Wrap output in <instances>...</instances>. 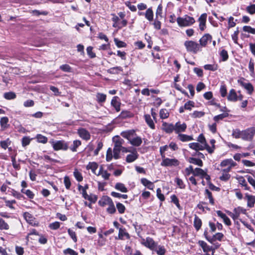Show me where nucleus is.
<instances>
[{
	"label": "nucleus",
	"instance_id": "f257e3e1",
	"mask_svg": "<svg viewBox=\"0 0 255 255\" xmlns=\"http://www.w3.org/2000/svg\"><path fill=\"white\" fill-rule=\"evenodd\" d=\"M121 135L123 137L127 139L133 146H139L142 143L141 138L137 136L135 130L133 129L122 131Z\"/></svg>",
	"mask_w": 255,
	"mask_h": 255
},
{
	"label": "nucleus",
	"instance_id": "f03ea898",
	"mask_svg": "<svg viewBox=\"0 0 255 255\" xmlns=\"http://www.w3.org/2000/svg\"><path fill=\"white\" fill-rule=\"evenodd\" d=\"M114 147L113 148V156L116 159L120 158V153L123 147L122 144L124 142V140L119 136H115L113 138Z\"/></svg>",
	"mask_w": 255,
	"mask_h": 255
},
{
	"label": "nucleus",
	"instance_id": "7ed1b4c3",
	"mask_svg": "<svg viewBox=\"0 0 255 255\" xmlns=\"http://www.w3.org/2000/svg\"><path fill=\"white\" fill-rule=\"evenodd\" d=\"M187 52H191L193 54H196L198 52L202 50L200 49V45L199 44L192 40H187L184 44Z\"/></svg>",
	"mask_w": 255,
	"mask_h": 255
},
{
	"label": "nucleus",
	"instance_id": "20e7f679",
	"mask_svg": "<svg viewBox=\"0 0 255 255\" xmlns=\"http://www.w3.org/2000/svg\"><path fill=\"white\" fill-rule=\"evenodd\" d=\"M176 21L179 26L181 27L190 26L195 22L193 17L187 15H185L184 17H178Z\"/></svg>",
	"mask_w": 255,
	"mask_h": 255
},
{
	"label": "nucleus",
	"instance_id": "39448f33",
	"mask_svg": "<svg viewBox=\"0 0 255 255\" xmlns=\"http://www.w3.org/2000/svg\"><path fill=\"white\" fill-rule=\"evenodd\" d=\"M51 143L55 150H66L69 147L68 143L64 140L52 141Z\"/></svg>",
	"mask_w": 255,
	"mask_h": 255
},
{
	"label": "nucleus",
	"instance_id": "423d86ee",
	"mask_svg": "<svg viewBox=\"0 0 255 255\" xmlns=\"http://www.w3.org/2000/svg\"><path fill=\"white\" fill-rule=\"evenodd\" d=\"M242 138L246 140H251L254 137L255 133L254 128H248L246 130L242 131Z\"/></svg>",
	"mask_w": 255,
	"mask_h": 255
},
{
	"label": "nucleus",
	"instance_id": "0eeeda50",
	"mask_svg": "<svg viewBox=\"0 0 255 255\" xmlns=\"http://www.w3.org/2000/svg\"><path fill=\"white\" fill-rule=\"evenodd\" d=\"M162 161L161 163V165L162 166H176L179 164V161L175 158L170 159L165 157L164 158H162Z\"/></svg>",
	"mask_w": 255,
	"mask_h": 255
},
{
	"label": "nucleus",
	"instance_id": "6e6552de",
	"mask_svg": "<svg viewBox=\"0 0 255 255\" xmlns=\"http://www.w3.org/2000/svg\"><path fill=\"white\" fill-rule=\"evenodd\" d=\"M245 81L246 80L245 78H242L238 80V83L247 90L248 93L251 95L254 91V87L251 83L249 82H246Z\"/></svg>",
	"mask_w": 255,
	"mask_h": 255
},
{
	"label": "nucleus",
	"instance_id": "1a4fd4ad",
	"mask_svg": "<svg viewBox=\"0 0 255 255\" xmlns=\"http://www.w3.org/2000/svg\"><path fill=\"white\" fill-rule=\"evenodd\" d=\"M89 188L88 185L86 184L83 186V192H82L83 197L86 200H88L92 202L95 203L97 201V197L96 196L87 195L86 190Z\"/></svg>",
	"mask_w": 255,
	"mask_h": 255
},
{
	"label": "nucleus",
	"instance_id": "9d476101",
	"mask_svg": "<svg viewBox=\"0 0 255 255\" xmlns=\"http://www.w3.org/2000/svg\"><path fill=\"white\" fill-rule=\"evenodd\" d=\"M212 39V37L210 34L208 33L204 34L199 40V45H200V49H202V47H206L208 41L211 42Z\"/></svg>",
	"mask_w": 255,
	"mask_h": 255
},
{
	"label": "nucleus",
	"instance_id": "9b49d317",
	"mask_svg": "<svg viewBox=\"0 0 255 255\" xmlns=\"http://www.w3.org/2000/svg\"><path fill=\"white\" fill-rule=\"evenodd\" d=\"M78 133L80 137L88 140L90 139L91 135L89 132L84 128H80L78 129Z\"/></svg>",
	"mask_w": 255,
	"mask_h": 255
},
{
	"label": "nucleus",
	"instance_id": "f8f14e48",
	"mask_svg": "<svg viewBox=\"0 0 255 255\" xmlns=\"http://www.w3.org/2000/svg\"><path fill=\"white\" fill-rule=\"evenodd\" d=\"M197 140L200 142L201 144L205 145V146L206 147V150L209 153H212L213 152V149L211 148V147L207 143L206 139L203 134H200L199 135Z\"/></svg>",
	"mask_w": 255,
	"mask_h": 255
},
{
	"label": "nucleus",
	"instance_id": "ddd939ff",
	"mask_svg": "<svg viewBox=\"0 0 255 255\" xmlns=\"http://www.w3.org/2000/svg\"><path fill=\"white\" fill-rule=\"evenodd\" d=\"M143 245L151 250H154L157 247V245L155 242L150 237H147L146 238L145 242L143 243Z\"/></svg>",
	"mask_w": 255,
	"mask_h": 255
},
{
	"label": "nucleus",
	"instance_id": "4468645a",
	"mask_svg": "<svg viewBox=\"0 0 255 255\" xmlns=\"http://www.w3.org/2000/svg\"><path fill=\"white\" fill-rule=\"evenodd\" d=\"M174 128L175 133L179 134L180 132L185 131L187 126L185 123L181 124L180 122H178L174 125Z\"/></svg>",
	"mask_w": 255,
	"mask_h": 255
},
{
	"label": "nucleus",
	"instance_id": "2eb2a0df",
	"mask_svg": "<svg viewBox=\"0 0 255 255\" xmlns=\"http://www.w3.org/2000/svg\"><path fill=\"white\" fill-rule=\"evenodd\" d=\"M121 102L120 99L118 96H115L111 101V105L115 108L117 112H119L121 110Z\"/></svg>",
	"mask_w": 255,
	"mask_h": 255
},
{
	"label": "nucleus",
	"instance_id": "dca6fc26",
	"mask_svg": "<svg viewBox=\"0 0 255 255\" xmlns=\"http://www.w3.org/2000/svg\"><path fill=\"white\" fill-rule=\"evenodd\" d=\"M207 15L206 13H203L199 17L198 20L200 22L199 28L201 31H203L206 27V22Z\"/></svg>",
	"mask_w": 255,
	"mask_h": 255
},
{
	"label": "nucleus",
	"instance_id": "f3484780",
	"mask_svg": "<svg viewBox=\"0 0 255 255\" xmlns=\"http://www.w3.org/2000/svg\"><path fill=\"white\" fill-rule=\"evenodd\" d=\"M245 198L247 200V206L249 208L253 207L255 203V196L246 193Z\"/></svg>",
	"mask_w": 255,
	"mask_h": 255
},
{
	"label": "nucleus",
	"instance_id": "a211bd4d",
	"mask_svg": "<svg viewBox=\"0 0 255 255\" xmlns=\"http://www.w3.org/2000/svg\"><path fill=\"white\" fill-rule=\"evenodd\" d=\"M189 146L192 149L196 151L203 150L204 149H206V147L205 145L200 144L198 142H192L189 144Z\"/></svg>",
	"mask_w": 255,
	"mask_h": 255
},
{
	"label": "nucleus",
	"instance_id": "6ab92c4d",
	"mask_svg": "<svg viewBox=\"0 0 255 255\" xmlns=\"http://www.w3.org/2000/svg\"><path fill=\"white\" fill-rule=\"evenodd\" d=\"M163 127V129L168 133H170L174 131V125L172 124H168L165 122L162 124Z\"/></svg>",
	"mask_w": 255,
	"mask_h": 255
},
{
	"label": "nucleus",
	"instance_id": "aec40b11",
	"mask_svg": "<svg viewBox=\"0 0 255 255\" xmlns=\"http://www.w3.org/2000/svg\"><path fill=\"white\" fill-rule=\"evenodd\" d=\"M112 199L108 196H103L99 201V204L102 207H105L108 205L112 201Z\"/></svg>",
	"mask_w": 255,
	"mask_h": 255
},
{
	"label": "nucleus",
	"instance_id": "412c9836",
	"mask_svg": "<svg viewBox=\"0 0 255 255\" xmlns=\"http://www.w3.org/2000/svg\"><path fill=\"white\" fill-rule=\"evenodd\" d=\"M138 157V154L136 151L132 152L131 154H128L126 157V161L130 163L135 161Z\"/></svg>",
	"mask_w": 255,
	"mask_h": 255
},
{
	"label": "nucleus",
	"instance_id": "4be33fe9",
	"mask_svg": "<svg viewBox=\"0 0 255 255\" xmlns=\"http://www.w3.org/2000/svg\"><path fill=\"white\" fill-rule=\"evenodd\" d=\"M8 118L6 117H2L0 119V125L1 126V130H3L9 127V125L8 124Z\"/></svg>",
	"mask_w": 255,
	"mask_h": 255
},
{
	"label": "nucleus",
	"instance_id": "5701e85b",
	"mask_svg": "<svg viewBox=\"0 0 255 255\" xmlns=\"http://www.w3.org/2000/svg\"><path fill=\"white\" fill-rule=\"evenodd\" d=\"M228 165H230L229 167H233L236 166L237 163L230 158L223 160L220 164V166L222 167L226 166Z\"/></svg>",
	"mask_w": 255,
	"mask_h": 255
},
{
	"label": "nucleus",
	"instance_id": "b1692460",
	"mask_svg": "<svg viewBox=\"0 0 255 255\" xmlns=\"http://www.w3.org/2000/svg\"><path fill=\"white\" fill-rule=\"evenodd\" d=\"M124 237H126L128 239L130 238V236L129 234L126 232V229L120 228H119L118 239L120 240H123Z\"/></svg>",
	"mask_w": 255,
	"mask_h": 255
},
{
	"label": "nucleus",
	"instance_id": "393cba45",
	"mask_svg": "<svg viewBox=\"0 0 255 255\" xmlns=\"http://www.w3.org/2000/svg\"><path fill=\"white\" fill-rule=\"evenodd\" d=\"M123 69L121 66H116L111 68L107 70V72L111 74H119L121 72H123Z\"/></svg>",
	"mask_w": 255,
	"mask_h": 255
},
{
	"label": "nucleus",
	"instance_id": "a878e982",
	"mask_svg": "<svg viewBox=\"0 0 255 255\" xmlns=\"http://www.w3.org/2000/svg\"><path fill=\"white\" fill-rule=\"evenodd\" d=\"M141 183L148 189L153 190L154 187V184L146 178H143L141 179Z\"/></svg>",
	"mask_w": 255,
	"mask_h": 255
},
{
	"label": "nucleus",
	"instance_id": "bb28decb",
	"mask_svg": "<svg viewBox=\"0 0 255 255\" xmlns=\"http://www.w3.org/2000/svg\"><path fill=\"white\" fill-rule=\"evenodd\" d=\"M227 98L228 100L230 101L235 102L238 100V96L234 89H231L230 91Z\"/></svg>",
	"mask_w": 255,
	"mask_h": 255
},
{
	"label": "nucleus",
	"instance_id": "cd10ccee",
	"mask_svg": "<svg viewBox=\"0 0 255 255\" xmlns=\"http://www.w3.org/2000/svg\"><path fill=\"white\" fill-rule=\"evenodd\" d=\"M188 161L190 163L198 165L200 167L203 166V165L202 161L198 158L194 157H189L188 159Z\"/></svg>",
	"mask_w": 255,
	"mask_h": 255
},
{
	"label": "nucleus",
	"instance_id": "c85d7f7f",
	"mask_svg": "<svg viewBox=\"0 0 255 255\" xmlns=\"http://www.w3.org/2000/svg\"><path fill=\"white\" fill-rule=\"evenodd\" d=\"M98 167V164L95 162H90L87 165L86 168L88 170L91 169L92 172L96 174V170Z\"/></svg>",
	"mask_w": 255,
	"mask_h": 255
},
{
	"label": "nucleus",
	"instance_id": "c756f323",
	"mask_svg": "<svg viewBox=\"0 0 255 255\" xmlns=\"http://www.w3.org/2000/svg\"><path fill=\"white\" fill-rule=\"evenodd\" d=\"M81 145V141L79 140H75L73 141V144L68 148L73 152L77 151V148Z\"/></svg>",
	"mask_w": 255,
	"mask_h": 255
},
{
	"label": "nucleus",
	"instance_id": "7c9ffc66",
	"mask_svg": "<svg viewBox=\"0 0 255 255\" xmlns=\"http://www.w3.org/2000/svg\"><path fill=\"white\" fill-rule=\"evenodd\" d=\"M202 221L196 215H195L194 220V226L197 231H198L201 227Z\"/></svg>",
	"mask_w": 255,
	"mask_h": 255
},
{
	"label": "nucleus",
	"instance_id": "2f4dec72",
	"mask_svg": "<svg viewBox=\"0 0 255 255\" xmlns=\"http://www.w3.org/2000/svg\"><path fill=\"white\" fill-rule=\"evenodd\" d=\"M178 138L183 142L193 140L192 136L188 135L185 134L179 133L178 135Z\"/></svg>",
	"mask_w": 255,
	"mask_h": 255
},
{
	"label": "nucleus",
	"instance_id": "473e14b6",
	"mask_svg": "<svg viewBox=\"0 0 255 255\" xmlns=\"http://www.w3.org/2000/svg\"><path fill=\"white\" fill-rule=\"evenodd\" d=\"M145 120L148 126L152 129L155 128V125L152 120L151 117L149 115H145L144 116Z\"/></svg>",
	"mask_w": 255,
	"mask_h": 255
},
{
	"label": "nucleus",
	"instance_id": "72a5a7b5",
	"mask_svg": "<svg viewBox=\"0 0 255 255\" xmlns=\"http://www.w3.org/2000/svg\"><path fill=\"white\" fill-rule=\"evenodd\" d=\"M115 188L124 193H127L128 192V189L126 187L125 185L122 183H117L115 185Z\"/></svg>",
	"mask_w": 255,
	"mask_h": 255
},
{
	"label": "nucleus",
	"instance_id": "f704fd0d",
	"mask_svg": "<svg viewBox=\"0 0 255 255\" xmlns=\"http://www.w3.org/2000/svg\"><path fill=\"white\" fill-rule=\"evenodd\" d=\"M16 97L15 93L13 92H6L3 94V97L8 100H13Z\"/></svg>",
	"mask_w": 255,
	"mask_h": 255
},
{
	"label": "nucleus",
	"instance_id": "c9c22d12",
	"mask_svg": "<svg viewBox=\"0 0 255 255\" xmlns=\"http://www.w3.org/2000/svg\"><path fill=\"white\" fill-rule=\"evenodd\" d=\"M145 16L149 21H152L153 18V12L151 8H148L145 13Z\"/></svg>",
	"mask_w": 255,
	"mask_h": 255
},
{
	"label": "nucleus",
	"instance_id": "e433bc0d",
	"mask_svg": "<svg viewBox=\"0 0 255 255\" xmlns=\"http://www.w3.org/2000/svg\"><path fill=\"white\" fill-rule=\"evenodd\" d=\"M108 205L109 207L107 209V212L111 214H114L116 211V209L113 201L112 200Z\"/></svg>",
	"mask_w": 255,
	"mask_h": 255
},
{
	"label": "nucleus",
	"instance_id": "4c0bfd02",
	"mask_svg": "<svg viewBox=\"0 0 255 255\" xmlns=\"http://www.w3.org/2000/svg\"><path fill=\"white\" fill-rule=\"evenodd\" d=\"M228 116L229 114L227 112H225L223 114L215 116L213 119L216 122H218L220 120H222L223 119L228 117Z\"/></svg>",
	"mask_w": 255,
	"mask_h": 255
},
{
	"label": "nucleus",
	"instance_id": "58836bf2",
	"mask_svg": "<svg viewBox=\"0 0 255 255\" xmlns=\"http://www.w3.org/2000/svg\"><path fill=\"white\" fill-rule=\"evenodd\" d=\"M10 144L11 141L9 138H7L5 140L0 141V146L4 149H6Z\"/></svg>",
	"mask_w": 255,
	"mask_h": 255
},
{
	"label": "nucleus",
	"instance_id": "ea45409f",
	"mask_svg": "<svg viewBox=\"0 0 255 255\" xmlns=\"http://www.w3.org/2000/svg\"><path fill=\"white\" fill-rule=\"evenodd\" d=\"M37 141L38 142L42 143H46L47 142V138L40 134H38L36 135Z\"/></svg>",
	"mask_w": 255,
	"mask_h": 255
},
{
	"label": "nucleus",
	"instance_id": "a19ab883",
	"mask_svg": "<svg viewBox=\"0 0 255 255\" xmlns=\"http://www.w3.org/2000/svg\"><path fill=\"white\" fill-rule=\"evenodd\" d=\"M9 228V225L6 223L2 218H0V230H8Z\"/></svg>",
	"mask_w": 255,
	"mask_h": 255
},
{
	"label": "nucleus",
	"instance_id": "79ce46f5",
	"mask_svg": "<svg viewBox=\"0 0 255 255\" xmlns=\"http://www.w3.org/2000/svg\"><path fill=\"white\" fill-rule=\"evenodd\" d=\"M205 172L201 168H196L194 169V176H201L203 178V175L205 174Z\"/></svg>",
	"mask_w": 255,
	"mask_h": 255
},
{
	"label": "nucleus",
	"instance_id": "37998d69",
	"mask_svg": "<svg viewBox=\"0 0 255 255\" xmlns=\"http://www.w3.org/2000/svg\"><path fill=\"white\" fill-rule=\"evenodd\" d=\"M106 95L102 93H98L96 97L99 103H103L106 101Z\"/></svg>",
	"mask_w": 255,
	"mask_h": 255
},
{
	"label": "nucleus",
	"instance_id": "c03bdc74",
	"mask_svg": "<svg viewBox=\"0 0 255 255\" xmlns=\"http://www.w3.org/2000/svg\"><path fill=\"white\" fill-rule=\"evenodd\" d=\"M169 113L166 109H161L159 112L160 117L162 119H165L169 117Z\"/></svg>",
	"mask_w": 255,
	"mask_h": 255
},
{
	"label": "nucleus",
	"instance_id": "a18cd8bd",
	"mask_svg": "<svg viewBox=\"0 0 255 255\" xmlns=\"http://www.w3.org/2000/svg\"><path fill=\"white\" fill-rule=\"evenodd\" d=\"M205 115V113L202 111H194L191 114V116L194 118H201Z\"/></svg>",
	"mask_w": 255,
	"mask_h": 255
},
{
	"label": "nucleus",
	"instance_id": "49530a36",
	"mask_svg": "<svg viewBox=\"0 0 255 255\" xmlns=\"http://www.w3.org/2000/svg\"><path fill=\"white\" fill-rule=\"evenodd\" d=\"M73 174L75 178L78 181L80 182L82 181L83 176L81 173L80 172H79L77 169H75Z\"/></svg>",
	"mask_w": 255,
	"mask_h": 255
},
{
	"label": "nucleus",
	"instance_id": "de8ad7c7",
	"mask_svg": "<svg viewBox=\"0 0 255 255\" xmlns=\"http://www.w3.org/2000/svg\"><path fill=\"white\" fill-rule=\"evenodd\" d=\"M116 207L120 214H123L125 212L126 208L123 204L119 202L117 203L116 204Z\"/></svg>",
	"mask_w": 255,
	"mask_h": 255
},
{
	"label": "nucleus",
	"instance_id": "09e8293b",
	"mask_svg": "<svg viewBox=\"0 0 255 255\" xmlns=\"http://www.w3.org/2000/svg\"><path fill=\"white\" fill-rule=\"evenodd\" d=\"M243 30L245 32L255 34V28H253L250 26H244L243 27Z\"/></svg>",
	"mask_w": 255,
	"mask_h": 255
},
{
	"label": "nucleus",
	"instance_id": "8fccbe9b",
	"mask_svg": "<svg viewBox=\"0 0 255 255\" xmlns=\"http://www.w3.org/2000/svg\"><path fill=\"white\" fill-rule=\"evenodd\" d=\"M220 55L222 58L223 61H226L228 60L229 56L227 51L225 49H222Z\"/></svg>",
	"mask_w": 255,
	"mask_h": 255
},
{
	"label": "nucleus",
	"instance_id": "3c124183",
	"mask_svg": "<svg viewBox=\"0 0 255 255\" xmlns=\"http://www.w3.org/2000/svg\"><path fill=\"white\" fill-rule=\"evenodd\" d=\"M175 182L180 189H184L185 188V185L181 179L177 177L175 179Z\"/></svg>",
	"mask_w": 255,
	"mask_h": 255
},
{
	"label": "nucleus",
	"instance_id": "603ef678",
	"mask_svg": "<svg viewBox=\"0 0 255 255\" xmlns=\"http://www.w3.org/2000/svg\"><path fill=\"white\" fill-rule=\"evenodd\" d=\"M31 139L28 136H24L21 140L22 145L25 147L29 144Z\"/></svg>",
	"mask_w": 255,
	"mask_h": 255
},
{
	"label": "nucleus",
	"instance_id": "864d4df0",
	"mask_svg": "<svg viewBox=\"0 0 255 255\" xmlns=\"http://www.w3.org/2000/svg\"><path fill=\"white\" fill-rule=\"evenodd\" d=\"M242 131L239 129H234L232 132V135L236 138H242Z\"/></svg>",
	"mask_w": 255,
	"mask_h": 255
},
{
	"label": "nucleus",
	"instance_id": "5fc2aeb1",
	"mask_svg": "<svg viewBox=\"0 0 255 255\" xmlns=\"http://www.w3.org/2000/svg\"><path fill=\"white\" fill-rule=\"evenodd\" d=\"M111 195L113 197H116V198H123L124 199H127L128 196L127 194H121L119 193H117L116 192H112L111 193Z\"/></svg>",
	"mask_w": 255,
	"mask_h": 255
},
{
	"label": "nucleus",
	"instance_id": "6e6d98bb",
	"mask_svg": "<svg viewBox=\"0 0 255 255\" xmlns=\"http://www.w3.org/2000/svg\"><path fill=\"white\" fill-rule=\"evenodd\" d=\"M113 157H114L112 153V150L111 148H109L107 151L106 154V160L108 162L110 161Z\"/></svg>",
	"mask_w": 255,
	"mask_h": 255
},
{
	"label": "nucleus",
	"instance_id": "4d7b16f0",
	"mask_svg": "<svg viewBox=\"0 0 255 255\" xmlns=\"http://www.w3.org/2000/svg\"><path fill=\"white\" fill-rule=\"evenodd\" d=\"M204 68L205 70L215 71L217 69V66L212 64H206Z\"/></svg>",
	"mask_w": 255,
	"mask_h": 255
},
{
	"label": "nucleus",
	"instance_id": "13d9d810",
	"mask_svg": "<svg viewBox=\"0 0 255 255\" xmlns=\"http://www.w3.org/2000/svg\"><path fill=\"white\" fill-rule=\"evenodd\" d=\"M60 69L66 72H71V67L68 64H63L60 66Z\"/></svg>",
	"mask_w": 255,
	"mask_h": 255
},
{
	"label": "nucleus",
	"instance_id": "bf43d9fd",
	"mask_svg": "<svg viewBox=\"0 0 255 255\" xmlns=\"http://www.w3.org/2000/svg\"><path fill=\"white\" fill-rule=\"evenodd\" d=\"M194 105L195 103L194 102L192 101H189L185 104L184 108H185V110H191V108L194 107Z\"/></svg>",
	"mask_w": 255,
	"mask_h": 255
},
{
	"label": "nucleus",
	"instance_id": "052dcab7",
	"mask_svg": "<svg viewBox=\"0 0 255 255\" xmlns=\"http://www.w3.org/2000/svg\"><path fill=\"white\" fill-rule=\"evenodd\" d=\"M158 255H164L165 253V249L163 246H159L157 249L154 250Z\"/></svg>",
	"mask_w": 255,
	"mask_h": 255
},
{
	"label": "nucleus",
	"instance_id": "680f3d73",
	"mask_svg": "<svg viewBox=\"0 0 255 255\" xmlns=\"http://www.w3.org/2000/svg\"><path fill=\"white\" fill-rule=\"evenodd\" d=\"M60 226V223L59 222H55L49 224V227L52 230H57Z\"/></svg>",
	"mask_w": 255,
	"mask_h": 255
},
{
	"label": "nucleus",
	"instance_id": "e2e57ef3",
	"mask_svg": "<svg viewBox=\"0 0 255 255\" xmlns=\"http://www.w3.org/2000/svg\"><path fill=\"white\" fill-rule=\"evenodd\" d=\"M247 11L251 14L255 13V4H252L247 7Z\"/></svg>",
	"mask_w": 255,
	"mask_h": 255
},
{
	"label": "nucleus",
	"instance_id": "0e129e2a",
	"mask_svg": "<svg viewBox=\"0 0 255 255\" xmlns=\"http://www.w3.org/2000/svg\"><path fill=\"white\" fill-rule=\"evenodd\" d=\"M64 183L65 186V187L67 189H69L71 186V181L70 178L68 176H65L64 178Z\"/></svg>",
	"mask_w": 255,
	"mask_h": 255
},
{
	"label": "nucleus",
	"instance_id": "69168bd1",
	"mask_svg": "<svg viewBox=\"0 0 255 255\" xmlns=\"http://www.w3.org/2000/svg\"><path fill=\"white\" fill-rule=\"evenodd\" d=\"M68 234L69 235V236L71 237V238L73 240V241L75 243L77 241V239L75 232L74 231H73L72 230L69 229L68 230Z\"/></svg>",
	"mask_w": 255,
	"mask_h": 255
},
{
	"label": "nucleus",
	"instance_id": "338daca9",
	"mask_svg": "<svg viewBox=\"0 0 255 255\" xmlns=\"http://www.w3.org/2000/svg\"><path fill=\"white\" fill-rule=\"evenodd\" d=\"M32 13L33 15L39 16L40 15H46L48 14V12L45 11H40L38 10H33L32 11Z\"/></svg>",
	"mask_w": 255,
	"mask_h": 255
},
{
	"label": "nucleus",
	"instance_id": "774afa93",
	"mask_svg": "<svg viewBox=\"0 0 255 255\" xmlns=\"http://www.w3.org/2000/svg\"><path fill=\"white\" fill-rule=\"evenodd\" d=\"M64 254H69L70 255H78V253L70 248H67L64 250Z\"/></svg>",
	"mask_w": 255,
	"mask_h": 255
}]
</instances>
